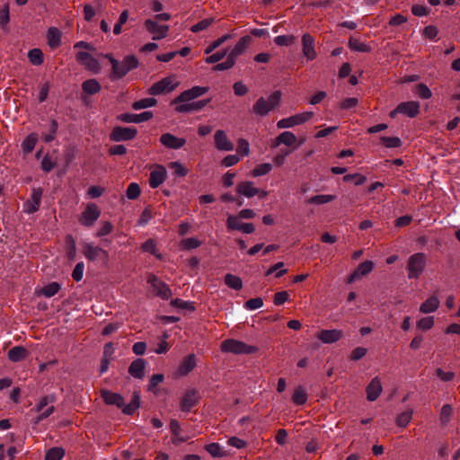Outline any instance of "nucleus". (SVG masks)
Listing matches in <instances>:
<instances>
[{"mask_svg":"<svg viewBox=\"0 0 460 460\" xmlns=\"http://www.w3.org/2000/svg\"><path fill=\"white\" fill-rule=\"evenodd\" d=\"M221 350L235 355H250L257 352L258 348L238 340L227 339L221 343Z\"/></svg>","mask_w":460,"mask_h":460,"instance_id":"1","label":"nucleus"},{"mask_svg":"<svg viewBox=\"0 0 460 460\" xmlns=\"http://www.w3.org/2000/svg\"><path fill=\"white\" fill-rule=\"evenodd\" d=\"M426 266V255L423 252H416L411 255L407 262L408 278L417 279L423 273Z\"/></svg>","mask_w":460,"mask_h":460,"instance_id":"2","label":"nucleus"},{"mask_svg":"<svg viewBox=\"0 0 460 460\" xmlns=\"http://www.w3.org/2000/svg\"><path fill=\"white\" fill-rule=\"evenodd\" d=\"M55 397L53 395H46L40 398L34 410L39 413L35 418L34 422L37 424L48 418L54 412L55 407L53 405Z\"/></svg>","mask_w":460,"mask_h":460,"instance_id":"3","label":"nucleus"},{"mask_svg":"<svg viewBox=\"0 0 460 460\" xmlns=\"http://www.w3.org/2000/svg\"><path fill=\"white\" fill-rule=\"evenodd\" d=\"M84 255L91 261L107 264L109 261L108 252L101 247L95 246L92 243H85L83 249Z\"/></svg>","mask_w":460,"mask_h":460,"instance_id":"4","label":"nucleus"},{"mask_svg":"<svg viewBox=\"0 0 460 460\" xmlns=\"http://www.w3.org/2000/svg\"><path fill=\"white\" fill-rule=\"evenodd\" d=\"M117 409H122V412L127 415H132L140 406V396L135 392L129 402L126 403L124 398L117 394Z\"/></svg>","mask_w":460,"mask_h":460,"instance_id":"5","label":"nucleus"},{"mask_svg":"<svg viewBox=\"0 0 460 460\" xmlns=\"http://www.w3.org/2000/svg\"><path fill=\"white\" fill-rule=\"evenodd\" d=\"M313 116V111H305L303 113L296 114L294 116L279 120L277 123V127L279 128H292L294 126L303 124L304 122L309 120Z\"/></svg>","mask_w":460,"mask_h":460,"instance_id":"6","label":"nucleus"},{"mask_svg":"<svg viewBox=\"0 0 460 460\" xmlns=\"http://www.w3.org/2000/svg\"><path fill=\"white\" fill-rule=\"evenodd\" d=\"M208 91V87L194 86L190 89L183 91L179 96H177L172 101L171 104L174 105L177 103L188 102L205 94Z\"/></svg>","mask_w":460,"mask_h":460,"instance_id":"7","label":"nucleus"},{"mask_svg":"<svg viewBox=\"0 0 460 460\" xmlns=\"http://www.w3.org/2000/svg\"><path fill=\"white\" fill-rule=\"evenodd\" d=\"M177 85L178 83H175L172 77H164L162 80L155 83L148 89V93L150 95H159L164 93H170L173 91Z\"/></svg>","mask_w":460,"mask_h":460,"instance_id":"8","label":"nucleus"},{"mask_svg":"<svg viewBox=\"0 0 460 460\" xmlns=\"http://www.w3.org/2000/svg\"><path fill=\"white\" fill-rule=\"evenodd\" d=\"M100 215L101 210L96 204H88L84 211L82 213L79 222L84 226H92L99 218Z\"/></svg>","mask_w":460,"mask_h":460,"instance_id":"9","label":"nucleus"},{"mask_svg":"<svg viewBox=\"0 0 460 460\" xmlns=\"http://www.w3.org/2000/svg\"><path fill=\"white\" fill-rule=\"evenodd\" d=\"M43 190L40 188H33L30 198L23 205V210L27 214H32L39 210L41 203Z\"/></svg>","mask_w":460,"mask_h":460,"instance_id":"10","label":"nucleus"},{"mask_svg":"<svg viewBox=\"0 0 460 460\" xmlns=\"http://www.w3.org/2000/svg\"><path fill=\"white\" fill-rule=\"evenodd\" d=\"M147 282L153 288L154 292L156 296L161 297L164 300H167L172 296V291L167 284L162 282L158 279V278L155 275H150L148 277Z\"/></svg>","mask_w":460,"mask_h":460,"instance_id":"11","label":"nucleus"},{"mask_svg":"<svg viewBox=\"0 0 460 460\" xmlns=\"http://www.w3.org/2000/svg\"><path fill=\"white\" fill-rule=\"evenodd\" d=\"M145 27L148 32L153 34L154 40H159L167 36L169 27L167 25H160L156 20L147 19L145 22Z\"/></svg>","mask_w":460,"mask_h":460,"instance_id":"12","label":"nucleus"},{"mask_svg":"<svg viewBox=\"0 0 460 460\" xmlns=\"http://www.w3.org/2000/svg\"><path fill=\"white\" fill-rule=\"evenodd\" d=\"M76 59L82 66L93 73L96 74L101 69L98 60L87 52L79 51L76 54Z\"/></svg>","mask_w":460,"mask_h":460,"instance_id":"13","label":"nucleus"},{"mask_svg":"<svg viewBox=\"0 0 460 460\" xmlns=\"http://www.w3.org/2000/svg\"><path fill=\"white\" fill-rule=\"evenodd\" d=\"M302 52L308 61L314 60L317 54L314 49L315 40L314 38L309 34L305 33L301 39Z\"/></svg>","mask_w":460,"mask_h":460,"instance_id":"14","label":"nucleus"},{"mask_svg":"<svg viewBox=\"0 0 460 460\" xmlns=\"http://www.w3.org/2000/svg\"><path fill=\"white\" fill-rule=\"evenodd\" d=\"M227 228L230 230H238L245 234H252L255 227L252 223H243L239 221L237 217L229 215L226 220Z\"/></svg>","mask_w":460,"mask_h":460,"instance_id":"15","label":"nucleus"},{"mask_svg":"<svg viewBox=\"0 0 460 460\" xmlns=\"http://www.w3.org/2000/svg\"><path fill=\"white\" fill-rule=\"evenodd\" d=\"M137 65L138 60L133 55L127 56L121 63L117 60V79L124 76L131 69L136 68Z\"/></svg>","mask_w":460,"mask_h":460,"instance_id":"16","label":"nucleus"},{"mask_svg":"<svg viewBox=\"0 0 460 460\" xmlns=\"http://www.w3.org/2000/svg\"><path fill=\"white\" fill-rule=\"evenodd\" d=\"M210 99L199 100L192 102H181L177 103L175 111L179 113H189L192 111H198L202 110L208 102Z\"/></svg>","mask_w":460,"mask_h":460,"instance_id":"17","label":"nucleus"},{"mask_svg":"<svg viewBox=\"0 0 460 460\" xmlns=\"http://www.w3.org/2000/svg\"><path fill=\"white\" fill-rule=\"evenodd\" d=\"M153 117V111H146L140 114L123 113L119 116H117V119H119L125 123H141L151 119Z\"/></svg>","mask_w":460,"mask_h":460,"instance_id":"18","label":"nucleus"},{"mask_svg":"<svg viewBox=\"0 0 460 460\" xmlns=\"http://www.w3.org/2000/svg\"><path fill=\"white\" fill-rule=\"evenodd\" d=\"M166 170L162 165H157L151 172L149 177V186L153 189L159 187L166 179Z\"/></svg>","mask_w":460,"mask_h":460,"instance_id":"19","label":"nucleus"},{"mask_svg":"<svg viewBox=\"0 0 460 460\" xmlns=\"http://www.w3.org/2000/svg\"><path fill=\"white\" fill-rule=\"evenodd\" d=\"M160 142L168 148L180 149L185 145L186 139L177 137L171 133H165L160 137Z\"/></svg>","mask_w":460,"mask_h":460,"instance_id":"20","label":"nucleus"},{"mask_svg":"<svg viewBox=\"0 0 460 460\" xmlns=\"http://www.w3.org/2000/svg\"><path fill=\"white\" fill-rule=\"evenodd\" d=\"M199 401L198 393L196 390H189L185 393L181 400V409L182 411H190Z\"/></svg>","mask_w":460,"mask_h":460,"instance_id":"21","label":"nucleus"},{"mask_svg":"<svg viewBox=\"0 0 460 460\" xmlns=\"http://www.w3.org/2000/svg\"><path fill=\"white\" fill-rule=\"evenodd\" d=\"M382 385L378 377H374L366 388L367 399L369 402L376 401L382 393Z\"/></svg>","mask_w":460,"mask_h":460,"instance_id":"22","label":"nucleus"},{"mask_svg":"<svg viewBox=\"0 0 460 460\" xmlns=\"http://www.w3.org/2000/svg\"><path fill=\"white\" fill-rule=\"evenodd\" d=\"M397 111L410 118H415L420 112V103L413 101L401 102L397 105Z\"/></svg>","mask_w":460,"mask_h":460,"instance_id":"23","label":"nucleus"},{"mask_svg":"<svg viewBox=\"0 0 460 460\" xmlns=\"http://www.w3.org/2000/svg\"><path fill=\"white\" fill-rule=\"evenodd\" d=\"M215 145L217 149L224 151H232L234 149L233 143L227 138L225 131L217 130L214 136Z\"/></svg>","mask_w":460,"mask_h":460,"instance_id":"24","label":"nucleus"},{"mask_svg":"<svg viewBox=\"0 0 460 460\" xmlns=\"http://www.w3.org/2000/svg\"><path fill=\"white\" fill-rule=\"evenodd\" d=\"M236 192L246 198H252L259 193V189L253 186V182L250 181H242L236 186Z\"/></svg>","mask_w":460,"mask_h":460,"instance_id":"25","label":"nucleus"},{"mask_svg":"<svg viewBox=\"0 0 460 460\" xmlns=\"http://www.w3.org/2000/svg\"><path fill=\"white\" fill-rule=\"evenodd\" d=\"M252 41V38L249 35L242 37L237 41L234 49L230 51L229 55L236 60V58L244 52V50L248 48Z\"/></svg>","mask_w":460,"mask_h":460,"instance_id":"26","label":"nucleus"},{"mask_svg":"<svg viewBox=\"0 0 460 460\" xmlns=\"http://www.w3.org/2000/svg\"><path fill=\"white\" fill-rule=\"evenodd\" d=\"M137 129L134 127L117 126V142L128 141L136 137Z\"/></svg>","mask_w":460,"mask_h":460,"instance_id":"27","label":"nucleus"},{"mask_svg":"<svg viewBox=\"0 0 460 460\" xmlns=\"http://www.w3.org/2000/svg\"><path fill=\"white\" fill-rule=\"evenodd\" d=\"M342 332L339 330H323L319 333L318 338L323 343L330 344L339 341L342 337Z\"/></svg>","mask_w":460,"mask_h":460,"instance_id":"28","label":"nucleus"},{"mask_svg":"<svg viewBox=\"0 0 460 460\" xmlns=\"http://www.w3.org/2000/svg\"><path fill=\"white\" fill-rule=\"evenodd\" d=\"M296 142V137L291 131H284L280 133L275 139L272 146L277 147L283 144L287 146H292Z\"/></svg>","mask_w":460,"mask_h":460,"instance_id":"29","label":"nucleus"},{"mask_svg":"<svg viewBox=\"0 0 460 460\" xmlns=\"http://www.w3.org/2000/svg\"><path fill=\"white\" fill-rule=\"evenodd\" d=\"M146 361L143 358L135 359L128 367V373L135 378H142L145 375Z\"/></svg>","mask_w":460,"mask_h":460,"instance_id":"30","label":"nucleus"},{"mask_svg":"<svg viewBox=\"0 0 460 460\" xmlns=\"http://www.w3.org/2000/svg\"><path fill=\"white\" fill-rule=\"evenodd\" d=\"M114 352L113 344L111 342L106 343L103 351V357L101 362L100 373L103 374L109 368L110 361L113 358Z\"/></svg>","mask_w":460,"mask_h":460,"instance_id":"31","label":"nucleus"},{"mask_svg":"<svg viewBox=\"0 0 460 460\" xmlns=\"http://www.w3.org/2000/svg\"><path fill=\"white\" fill-rule=\"evenodd\" d=\"M196 367V357L194 354L188 355L179 367V373L181 376L188 375Z\"/></svg>","mask_w":460,"mask_h":460,"instance_id":"32","label":"nucleus"},{"mask_svg":"<svg viewBox=\"0 0 460 460\" xmlns=\"http://www.w3.org/2000/svg\"><path fill=\"white\" fill-rule=\"evenodd\" d=\"M439 306V300L436 296H429L420 306V312L429 314L435 312Z\"/></svg>","mask_w":460,"mask_h":460,"instance_id":"33","label":"nucleus"},{"mask_svg":"<svg viewBox=\"0 0 460 460\" xmlns=\"http://www.w3.org/2000/svg\"><path fill=\"white\" fill-rule=\"evenodd\" d=\"M28 354L24 347L15 346L8 351V358L13 362H19L26 358Z\"/></svg>","mask_w":460,"mask_h":460,"instance_id":"34","label":"nucleus"},{"mask_svg":"<svg viewBox=\"0 0 460 460\" xmlns=\"http://www.w3.org/2000/svg\"><path fill=\"white\" fill-rule=\"evenodd\" d=\"M58 123L56 119L50 121L49 127L46 131L41 132V138L46 143H50L55 140Z\"/></svg>","mask_w":460,"mask_h":460,"instance_id":"35","label":"nucleus"},{"mask_svg":"<svg viewBox=\"0 0 460 460\" xmlns=\"http://www.w3.org/2000/svg\"><path fill=\"white\" fill-rule=\"evenodd\" d=\"M270 111L269 103L263 97L259 98L252 106V111L261 117L266 116Z\"/></svg>","mask_w":460,"mask_h":460,"instance_id":"36","label":"nucleus"},{"mask_svg":"<svg viewBox=\"0 0 460 460\" xmlns=\"http://www.w3.org/2000/svg\"><path fill=\"white\" fill-rule=\"evenodd\" d=\"M48 43L50 48L54 49L61 43V33L58 29L51 27L48 30L47 33Z\"/></svg>","mask_w":460,"mask_h":460,"instance_id":"37","label":"nucleus"},{"mask_svg":"<svg viewBox=\"0 0 460 460\" xmlns=\"http://www.w3.org/2000/svg\"><path fill=\"white\" fill-rule=\"evenodd\" d=\"M82 90L86 94H95L100 92L101 84L95 79H88L82 84Z\"/></svg>","mask_w":460,"mask_h":460,"instance_id":"38","label":"nucleus"},{"mask_svg":"<svg viewBox=\"0 0 460 460\" xmlns=\"http://www.w3.org/2000/svg\"><path fill=\"white\" fill-rule=\"evenodd\" d=\"M292 401L296 405H303L306 402L307 393L303 386L299 385L296 388L292 396Z\"/></svg>","mask_w":460,"mask_h":460,"instance_id":"39","label":"nucleus"},{"mask_svg":"<svg viewBox=\"0 0 460 460\" xmlns=\"http://www.w3.org/2000/svg\"><path fill=\"white\" fill-rule=\"evenodd\" d=\"M28 58L33 66H40L44 61L43 52L40 49H32L28 52Z\"/></svg>","mask_w":460,"mask_h":460,"instance_id":"40","label":"nucleus"},{"mask_svg":"<svg viewBox=\"0 0 460 460\" xmlns=\"http://www.w3.org/2000/svg\"><path fill=\"white\" fill-rule=\"evenodd\" d=\"M37 141H38L37 134L31 133V134L28 135L27 137L23 140V142L22 144V151L25 154L31 153L34 149Z\"/></svg>","mask_w":460,"mask_h":460,"instance_id":"41","label":"nucleus"},{"mask_svg":"<svg viewBox=\"0 0 460 460\" xmlns=\"http://www.w3.org/2000/svg\"><path fill=\"white\" fill-rule=\"evenodd\" d=\"M225 283L226 286L234 290H240L243 288L242 279L238 276L233 275L231 273H228L225 276Z\"/></svg>","mask_w":460,"mask_h":460,"instance_id":"42","label":"nucleus"},{"mask_svg":"<svg viewBox=\"0 0 460 460\" xmlns=\"http://www.w3.org/2000/svg\"><path fill=\"white\" fill-rule=\"evenodd\" d=\"M413 411L406 410L400 413L395 420V423L400 428H405L411 422L412 418Z\"/></svg>","mask_w":460,"mask_h":460,"instance_id":"43","label":"nucleus"},{"mask_svg":"<svg viewBox=\"0 0 460 460\" xmlns=\"http://www.w3.org/2000/svg\"><path fill=\"white\" fill-rule=\"evenodd\" d=\"M349 48L353 51L369 52L371 48L356 38L351 37L349 40Z\"/></svg>","mask_w":460,"mask_h":460,"instance_id":"44","label":"nucleus"},{"mask_svg":"<svg viewBox=\"0 0 460 460\" xmlns=\"http://www.w3.org/2000/svg\"><path fill=\"white\" fill-rule=\"evenodd\" d=\"M157 100L150 97V98H144L139 101H136L132 103V108L136 111L146 109L149 107H153L156 105Z\"/></svg>","mask_w":460,"mask_h":460,"instance_id":"45","label":"nucleus"},{"mask_svg":"<svg viewBox=\"0 0 460 460\" xmlns=\"http://www.w3.org/2000/svg\"><path fill=\"white\" fill-rule=\"evenodd\" d=\"M60 290V285L58 282H51L44 286L40 290V294L46 296L51 297L55 296Z\"/></svg>","mask_w":460,"mask_h":460,"instance_id":"46","label":"nucleus"},{"mask_svg":"<svg viewBox=\"0 0 460 460\" xmlns=\"http://www.w3.org/2000/svg\"><path fill=\"white\" fill-rule=\"evenodd\" d=\"M374 269V263L371 261H365L364 262H361L357 269L355 270V272L358 276V278H362L369 274L372 270Z\"/></svg>","mask_w":460,"mask_h":460,"instance_id":"47","label":"nucleus"},{"mask_svg":"<svg viewBox=\"0 0 460 460\" xmlns=\"http://www.w3.org/2000/svg\"><path fill=\"white\" fill-rule=\"evenodd\" d=\"M64 456L65 450L62 447H55L47 451L45 460H61Z\"/></svg>","mask_w":460,"mask_h":460,"instance_id":"48","label":"nucleus"},{"mask_svg":"<svg viewBox=\"0 0 460 460\" xmlns=\"http://www.w3.org/2000/svg\"><path fill=\"white\" fill-rule=\"evenodd\" d=\"M380 141L388 148H396L402 146V140L398 137H381Z\"/></svg>","mask_w":460,"mask_h":460,"instance_id":"49","label":"nucleus"},{"mask_svg":"<svg viewBox=\"0 0 460 460\" xmlns=\"http://www.w3.org/2000/svg\"><path fill=\"white\" fill-rule=\"evenodd\" d=\"M336 197L334 195H315L311 197L307 200V203L322 205L332 201Z\"/></svg>","mask_w":460,"mask_h":460,"instance_id":"50","label":"nucleus"},{"mask_svg":"<svg viewBox=\"0 0 460 460\" xmlns=\"http://www.w3.org/2000/svg\"><path fill=\"white\" fill-rule=\"evenodd\" d=\"M272 170V164L264 163L257 165L252 172L253 177H259L268 174Z\"/></svg>","mask_w":460,"mask_h":460,"instance_id":"51","label":"nucleus"},{"mask_svg":"<svg viewBox=\"0 0 460 460\" xmlns=\"http://www.w3.org/2000/svg\"><path fill=\"white\" fill-rule=\"evenodd\" d=\"M296 40L294 35H279L275 37L274 43L278 46H290Z\"/></svg>","mask_w":460,"mask_h":460,"instance_id":"52","label":"nucleus"},{"mask_svg":"<svg viewBox=\"0 0 460 460\" xmlns=\"http://www.w3.org/2000/svg\"><path fill=\"white\" fill-rule=\"evenodd\" d=\"M414 93L424 100L429 99L432 95V93L429 90V88L424 84H418L415 86Z\"/></svg>","mask_w":460,"mask_h":460,"instance_id":"53","label":"nucleus"},{"mask_svg":"<svg viewBox=\"0 0 460 460\" xmlns=\"http://www.w3.org/2000/svg\"><path fill=\"white\" fill-rule=\"evenodd\" d=\"M214 18L203 19L202 21L191 26L190 31L194 33L200 32L208 28L214 22Z\"/></svg>","mask_w":460,"mask_h":460,"instance_id":"54","label":"nucleus"},{"mask_svg":"<svg viewBox=\"0 0 460 460\" xmlns=\"http://www.w3.org/2000/svg\"><path fill=\"white\" fill-rule=\"evenodd\" d=\"M205 449L214 457H222L225 453L222 452L221 447L218 443H210L206 445Z\"/></svg>","mask_w":460,"mask_h":460,"instance_id":"55","label":"nucleus"},{"mask_svg":"<svg viewBox=\"0 0 460 460\" xmlns=\"http://www.w3.org/2000/svg\"><path fill=\"white\" fill-rule=\"evenodd\" d=\"M171 305L181 309H185L191 312L195 311V306L193 305L192 302L184 301L180 298L172 300Z\"/></svg>","mask_w":460,"mask_h":460,"instance_id":"56","label":"nucleus"},{"mask_svg":"<svg viewBox=\"0 0 460 460\" xmlns=\"http://www.w3.org/2000/svg\"><path fill=\"white\" fill-rule=\"evenodd\" d=\"M56 165L57 161L55 159H52V157L49 155H46L41 161V169L45 172H49L56 167Z\"/></svg>","mask_w":460,"mask_h":460,"instance_id":"57","label":"nucleus"},{"mask_svg":"<svg viewBox=\"0 0 460 460\" xmlns=\"http://www.w3.org/2000/svg\"><path fill=\"white\" fill-rule=\"evenodd\" d=\"M234 64H235V59L228 54L226 60L214 66L213 70L214 71L227 70V69H230L231 67H233Z\"/></svg>","mask_w":460,"mask_h":460,"instance_id":"58","label":"nucleus"},{"mask_svg":"<svg viewBox=\"0 0 460 460\" xmlns=\"http://www.w3.org/2000/svg\"><path fill=\"white\" fill-rule=\"evenodd\" d=\"M169 167L173 170V174L180 177H184L188 173V169L185 168L180 162H172Z\"/></svg>","mask_w":460,"mask_h":460,"instance_id":"59","label":"nucleus"},{"mask_svg":"<svg viewBox=\"0 0 460 460\" xmlns=\"http://www.w3.org/2000/svg\"><path fill=\"white\" fill-rule=\"evenodd\" d=\"M453 412V408L450 404L443 405L440 411V421L442 425H446L450 420L451 414Z\"/></svg>","mask_w":460,"mask_h":460,"instance_id":"60","label":"nucleus"},{"mask_svg":"<svg viewBox=\"0 0 460 460\" xmlns=\"http://www.w3.org/2000/svg\"><path fill=\"white\" fill-rule=\"evenodd\" d=\"M231 38L230 34H226L217 40H214L209 46H208L205 49L206 54H209L214 51L216 49L220 47L225 41Z\"/></svg>","mask_w":460,"mask_h":460,"instance_id":"61","label":"nucleus"},{"mask_svg":"<svg viewBox=\"0 0 460 460\" xmlns=\"http://www.w3.org/2000/svg\"><path fill=\"white\" fill-rule=\"evenodd\" d=\"M228 49H222L217 51L208 58H206L205 61L207 64H215L222 60L227 55Z\"/></svg>","mask_w":460,"mask_h":460,"instance_id":"62","label":"nucleus"},{"mask_svg":"<svg viewBox=\"0 0 460 460\" xmlns=\"http://www.w3.org/2000/svg\"><path fill=\"white\" fill-rule=\"evenodd\" d=\"M434 325V318L433 316L423 317L418 321L417 326L419 329L423 331H428L431 329Z\"/></svg>","mask_w":460,"mask_h":460,"instance_id":"63","label":"nucleus"},{"mask_svg":"<svg viewBox=\"0 0 460 460\" xmlns=\"http://www.w3.org/2000/svg\"><path fill=\"white\" fill-rule=\"evenodd\" d=\"M126 194L129 199H137L140 194L139 185L136 182H131L127 189Z\"/></svg>","mask_w":460,"mask_h":460,"instance_id":"64","label":"nucleus"}]
</instances>
